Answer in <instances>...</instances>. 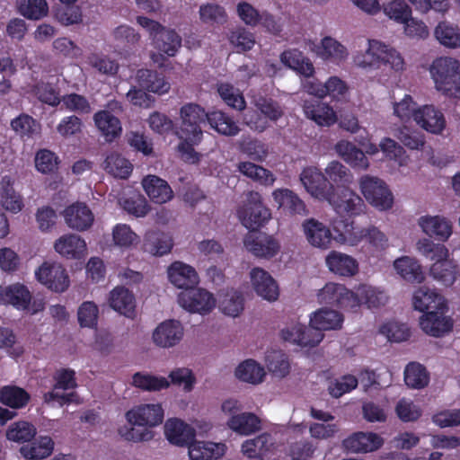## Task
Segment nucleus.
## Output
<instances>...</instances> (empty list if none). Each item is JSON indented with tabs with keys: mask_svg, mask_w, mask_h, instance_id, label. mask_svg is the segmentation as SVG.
Instances as JSON below:
<instances>
[{
	"mask_svg": "<svg viewBox=\"0 0 460 460\" xmlns=\"http://www.w3.org/2000/svg\"><path fill=\"white\" fill-rule=\"evenodd\" d=\"M128 421L132 427L123 433L127 440L135 442L148 441L153 438L149 428L163 422L164 410L158 403L141 404L134 407L126 413Z\"/></svg>",
	"mask_w": 460,
	"mask_h": 460,
	"instance_id": "obj_1",
	"label": "nucleus"
},
{
	"mask_svg": "<svg viewBox=\"0 0 460 460\" xmlns=\"http://www.w3.org/2000/svg\"><path fill=\"white\" fill-rule=\"evenodd\" d=\"M436 89L443 94L460 99V61L451 57L436 58L429 67Z\"/></svg>",
	"mask_w": 460,
	"mask_h": 460,
	"instance_id": "obj_2",
	"label": "nucleus"
},
{
	"mask_svg": "<svg viewBox=\"0 0 460 460\" xmlns=\"http://www.w3.org/2000/svg\"><path fill=\"white\" fill-rule=\"evenodd\" d=\"M244 196L243 206L238 210V217L247 229L256 231L271 218V212L263 204L259 192L251 190Z\"/></svg>",
	"mask_w": 460,
	"mask_h": 460,
	"instance_id": "obj_3",
	"label": "nucleus"
},
{
	"mask_svg": "<svg viewBox=\"0 0 460 460\" xmlns=\"http://www.w3.org/2000/svg\"><path fill=\"white\" fill-rule=\"evenodd\" d=\"M208 112L198 104L188 103L181 108V123L177 132L187 142L199 143L202 138L200 124L208 120Z\"/></svg>",
	"mask_w": 460,
	"mask_h": 460,
	"instance_id": "obj_4",
	"label": "nucleus"
},
{
	"mask_svg": "<svg viewBox=\"0 0 460 460\" xmlns=\"http://www.w3.org/2000/svg\"><path fill=\"white\" fill-rule=\"evenodd\" d=\"M324 201L339 215L358 216L364 213V200L351 189L345 186L332 187Z\"/></svg>",
	"mask_w": 460,
	"mask_h": 460,
	"instance_id": "obj_5",
	"label": "nucleus"
},
{
	"mask_svg": "<svg viewBox=\"0 0 460 460\" xmlns=\"http://www.w3.org/2000/svg\"><path fill=\"white\" fill-rule=\"evenodd\" d=\"M359 187L365 199L372 206L380 210H386L392 207L393 194L380 178L364 175L359 179Z\"/></svg>",
	"mask_w": 460,
	"mask_h": 460,
	"instance_id": "obj_6",
	"label": "nucleus"
},
{
	"mask_svg": "<svg viewBox=\"0 0 460 460\" xmlns=\"http://www.w3.org/2000/svg\"><path fill=\"white\" fill-rule=\"evenodd\" d=\"M178 301L184 309L201 314L210 313L216 305V299L210 292L195 287L181 292Z\"/></svg>",
	"mask_w": 460,
	"mask_h": 460,
	"instance_id": "obj_7",
	"label": "nucleus"
},
{
	"mask_svg": "<svg viewBox=\"0 0 460 460\" xmlns=\"http://www.w3.org/2000/svg\"><path fill=\"white\" fill-rule=\"evenodd\" d=\"M35 274L37 279L52 291L62 293L69 287L68 275L59 263L44 262Z\"/></svg>",
	"mask_w": 460,
	"mask_h": 460,
	"instance_id": "obj_8",
	"label": "nucleus"
},
{
	"mask_svg": "<svg viewBox=\"0 0 460 460\" xmlns=\"http://www.w3.org/2000/svg\"><path fill=\"white\" fill-rule=\"evenodd\" d=\"M300 180L306 191L319 200L324 201L334 186L327 181L323 172L316 167H307L300 174Z\"/></svg>",
	"mask_w": 460,
	"mask_h": 460,
	"instance_id": "obj_9",
	"label": "nucleus"
},
{
	"mask_svg": "<svg viewBox=\"0 0 460 460\" xmlns=\"http://www.w3.org/2000/svg\"><path fill=\"white\" fill-rule=\"evenodd\" d=\"M447 309H438L426 312L420 318V325L423 332L433 337H441L453 329V319L446 314Z\"/></svg>",
	"mask_w": 460,
	"mask_h": 460,
	"instance_id": "obj_10",
	"label": "nucleus"
},
{
	"mask_svg": "<svg viewBox=\"0 0 460 460\" xmlns=\"http://www.w3.org/2000/svg\"><path fill=\"white\" fill-rule=\"evenodd\" d=\"M245 248L256 257L272 258L280 250L279 242L271 235L250 234L244 237Z\"/></svg>",
	"mask_w": 460,
	"mask_h": 460,
	"instance_id": "obj_11",
	"label": "nucleus"
},
{
	"mask_svg": "<svg viewBox=\"0 0 460 460\" xmlns=\"http://www.w3.org/2000/svg\"><path fill=\"white\" fill-rule=\"evenodd\" d=\"M183 328L180 322L168 320L161 323L153 332L154 343L160 348H171L180 342Z\"/></svg>",
	"mask_w": 460,
	"mask_h": 460,
	"instance_id": "obj_12",
	"label": "nucleus"
},
{
	"mask_svg": "<svg viewBox=\"0 0 460 460\" xmlns=\"http://www.w3.org/2000/svg\"><path fill=\"white\" fill-rule=\"evenodd\" d=\"M416 123L428 132L440 134L446 127L443 113L433 105H424L414 113Z\"/></svg>",
	"mask_w": 460,
	"mask_h": 460,
	"instance_id": "obj_13",
	"label": "nucleus"
},
{
	"mask_svg": "<svg viewBox=\"0 0 460 460\" xmlns=\"http://www.w3.org/2000/svg\"><path fill=\"white\" fill-rule=\"evenodd\" d=\"M418 226L425 234L442 242L452 234L451 222L440 216H422L418 219Z\"/></svg>",
	"mask_w": 460,
	"mask_h": 460,
	"instance_id": "obj_14",
	"label": "nucleus"
},
{
	"mask_svg": "<svg viewBox=\"0 0 460 460\" xmlns=\"http://www.w3.org/2000/svg\"><path fill=\"white\" fill-rule=\"evenodd\" d=\"M66 225L76 231L87 230L93 223L94 217L91 209L81 202H76L64 210Z\"/></svg>",
	"mask_w": 460,
	"mask_h": 460,
	"instance_id": "obj_15",
	"label": "nucleus"
},
{
	"mask_svg": "<svg viewBox=\"0 0 460 460\" xmlns=\"http://www.w3.org/2000/svg\"><path fill=\"white\" fill-rule=\"evenodd\" d=\"M135 85L154 93L164 94L170 90V84L156 71L141 68L133 77Z\"/></svg>",
	"mask_w": 460,
	"mask_h": 460,
	"instance_id": "obj_16",
	"label": "nucleus"
},
{
	"mask_svg": "<svg viewBox=\"0 0 460 460\" xmlns=\"http://www.w3.org/2000/svg\"><path fill=\"white\" fill-rule=\"evenodd\" d=\"M303 232L307 242L317 248L327 249L332 242L330 229L322 222L309 218L302 224Z\"/></svg>",
	"mask_w": 460,
	"mask_h": 460,
	"instance_id": "obj_17",
	"label": "nucleus"
},
{
	"mask_svg": "<svg viewBox=\"0 0 460 460\" xmlns=\"http://www.w3.org/2000/svg\"><path fill=\"white\" fill-rule=\"evenodd\" d=\"M252 287L258 296L268 301H275L279 297V287L273 278L262 269H253L251 271Z\"/></svg>",
	"mask_w": 460,
	"mask_h": 460,
	"instance_id": "obj_18",
	"label": "nucleus"
},
{
	"mask_svg": "<svg viewBox=\"0 0 460 460\" xmlns=\"http://www.w3.org/2000/svg\"><path fill=\"white\" fill-rule=\"evenodd\" d=\"M273 198L279 208L291 216L305 217L309 214V209L304 200L288 189L276 190L273 192Z\"/></svg>",
	"mask_w": 460,
	"mask_h": 460,
	"instance_id": "obj_19",
	"label": "nucleus"
},
{
	"mask_svg": "<svg viewBox=\"0 0 460 460\" xmlns=\"http://www.w3.org/2000/svg\"><path fill=\"white\" fill-rule=\"evenodd\" d=\"M168 277L172 284L185 290L194 288L199 283L195 269L181 261H175L169 267Z\"/></svg>",
	"mask_w": 460,
	"mask_h": 460,
	"instance_id": "obj_20",
	"label": "nucleus"
},
{
	"mask_svg": "<svg viewBox=\"0 0 460 460\" xmlns=\"http://www.w3.org/2000/svg\"><path fill=\"white\" fill-rule=\"evenodd\" d=\"M412 305L420 312L447 309L444 297L427 287H420L414 292Z\"/></svg>",
	"mask_w": 460,
	"mask_h": 460,
	"instance_id": "obj_21",
	"label": "nucleus"
},
{
	"mask_svg": "<svg viewBox=\"0 0 460 460\" xmlns=\"http://www.w3.org/2000/svg\"><path fill=\"white\" fill-rule=\"evenodd\" d=\"M109 303L111 307L120 314L130 319L136 316L135 296L124 287H117L110 293Z\"/></svg>",
	"mask_w": 460,
	"mask_h": 460,
	"instance_id": "obj_22",
	"label": "nucleus"
},
{
	"mask_svg": "<svg viewBox=\"0 0 460 460\" xmlns=\"http://www.w3.org/2000/svg\"><path fill=\"white\" fill-rule=\"evenodd\" d=\"M31 300L29 289L22 284L15 283L0 287V305L10 304L18 309H27Z\"/></svg>",
	"mask_w": 460,
	"mask_h": 460,
	"instance_id": "obj_23",
	"label": "nucleus"
},
{
	"mask_svg": "<svg viewBox=\"0 0 460 460\" xmlns=\"http://www.w3.org/2000/svg\"><path fill=\"white\" fill-rule=\"evenodd\" d=\"M142 185L150 199L157 204H164L173 197L170 185L158 176L147 175L143 179Z\"/></svg>",
	"mask_w": 460,
	"mask_h": 460,
	"instance_id": "obj_24",
	"label": "nucleus"
},
{
	"mask_svg": "<svg viewBox=\"0 0 460 460\" xmlns=\"http://www.w3.org/2000/svg\"><path fill=\"white\" fill-rule=\"evenodd\" d=\"M383 438L376 433L358 432L343 441L344 447L354 453L372 452L382 447Z\"/></svg>",
	"mask_w": 460,
	"mask_h": 460,
	"instance_id": "obj_25",
	"label": "nucleus"
},
{
	"mask_svg": "<svg viewBox=\"0 0 460 460\" xmlns=\"http://www.w3.org/2000/svg\"><path fill=\"white\" fill-rule=\"evenodd\" d=\"M164 433L172 444L181 447L188 446L195 438V430L177 419L166 421Z\"/></svg>",
	"mask_w": 460,
	"mask_h": 460,
	"instance_id": "obj_26",
	"label": "nucleus"
},
{
	"mask_svg": "<svg viewBox=\"0 0 460 460\" xmlns=\"http://www.w3.org/2000/svg\"><path fill=\"white\" fill-rule=\"evenodd\" d=\"M336 153L347 164L359 170H366L369 166L367 157L363 151L358 148L353 143L341 140L334 147Z\"/></svg>",
	"mask_w": 460,
	"mask_h": 460,
	"instance_id": "obj_27",
	"label": "nucleus"
},
{
	"mask_svg": "<svg viewBox=\"0 0 460 460\" xmlns=\"http://www.w3.org/2000/svg\"><path fill=\"white\" fill-rule=\"evenodd\" d=\"M227 425L234 432L249 436L261 429V420L252 412H242L231 416Z\"/></svg>",
	"mask_w": 460,
	"mask_h": 460,
	"instance_id": "obj_28",
	"label": "nucleus"
},
{
	"mask_svg": "<svg viewBox=\"0 0 460 460\" xmlns=\"http://www.w3.org/2000/svg\"><path fill=\"white\" fill-rule=\"evenodd\" d=\"M192 460H217L225 454V445L213 442L195 441L188 445Z\"/></svg>",
	"mask_w": 460,
	"mask_h": 460,
	"instance_id": "obj_29",
	"label": "nucleus"
},
{
	"mask_svg": "<svg viewBox=\"0 0 460 460\" xmlns=\"http://www.w3.org/2000/svg\"><path fill=\"white\" fill-rule=\"evenodd\" d=\"M218 307L227 316H239L244 309L243 294L235 289L222 290L218 295Z\"/></svg>",
	"mask_w": 460,
	"mask_h": 460,
	"instance_id": "obj_30",
	"label": "nucleus"
},
{
	"mask_svg": "<svg viewBox=\"0 0 460 460\" xmlns=\"http://www.w3.org/2000/svg\"><path fill=\"white\" fill-rule=\"evenodd\" d=\"M85 242L76 234H65L58 239L54 248L60 255L69 258H81L85 251Z\"/></svg>",
	"mask_w": 460,
	"mask_h": 460,
	"instance_id": "obj_31",
	"label": "nucleus"
},
{
	"mask_svg": "<svg viewBox=\"0 0 460 460\" xmlns=\"http://www.w3.org/2000/svg\"><path fill=\"white\" fill-rule=\"evenodd\" d=\"M329 270L340 276L350 277L358 270V263L351 256L332 251L326 257Z\"/></svg>",
	"mask_w": 460,
	"mask_h": 460,
	"instance_id": "obj_32",
	"label": "nucleus"
},
{
	"mask_svg": "<svg viewBox=\"0 0 460 460\" xmlns=\"http://www.w3.org/2000/svg\"><path fill=\"white\" fill-rule=\"evenodd\" d=\"M0 203L8 211L17 213L23 207L22 197L13 189V181L10 176H4L0 181Z\"/></svg>",
	"mask_w": 460,
	"mask_h": 460,
	"instance_id": "obj_33",
	"label": "nucleus"
},
{
	"mask_svg": "<svg viewBox=\"0 0 460 460\" xmlns=\"http://www.w3.org/2000/svg\"><path fill=\"white\" fill-rule=\"evenodd\" d=\"M311 49L323 60H344L348 52L346 48L332 37H324L319 45L313 44Z\"/></svg>",
	"mask_w": 460,
	"mask_h": 460,
	"instance_id": "obj_34",
	"label": "nucleus"
},
{
	"mask_svg": "<svg viewBox=\"0 0 460 460\" xmlns=\"http://www.w3.org/2000/svg\"><path fill=\"white\" fill-rule=\"evenodd\" d=\"M394 270L403 279L411 283H420L424 279L422 268L417 260L403 256L394 261Z\"/></svg>",
	"mask_w": 460,
	"mask_h": 460,
	"instance_id": "obj_35",
	"label": "nucleus"
},
{
	"mask_svg": "<svg viewBox=\"0 0 460 460\" xmlns=\"http://www.w3.org/2000/svg\"><path fill=\"white\" fill-rule=\"evenodd\" d=\"M273 445L269 433H261L259 436L245 440L241 447V452L248 458L261 459Z\"/></svg>",
	"mask_w": 460,
	"mask_h": 460,
	"instance_id": "obj_36",
	"label": "nucleus"
},
{
	"mask_svg": "<svg viewBox=\"0 0 460 460\" xmlns=\"http://www.w3.org/2000/svg\"><path fill=\"white\" fill-rule=\"evenodd\" d=\"M154 44L157 49L173 57L181 46V36L173 30L164 27L155 34Z\"/></svg>",
	"mask_w": 460,
	"mask_h": 460,
	"instance_id": "obj_37",
	"label": "nucleus"
},
{
	"mask_svg": "<svg viewBox=\"0 0 460 460\" xmlns=\"http://www.w3.org/2000/svg\"><path fill=\"white\" fill-rule=\"evenodd\" d=\"M208 122L218 134L226 137H234L241 130L237 123L221 111L208 112Z\"/></svg>",
	"mask_w": 460,
	"mask_h": 460,
	"instance_id": "obj_38",
	"label": "nucleus"
},
{
	"mask_svg": "<svg viewBox=\"0 0 460 460\" xmlns=\"http://www.w3.org/2000/svg\"><path fill=\"white\" fill-rule=\"evenodd\" d=\"M102 168L115 178L127 179L132 172V164L118 153L109 154L102 164Z\"/></svg>",
	"mask_w": 460,
	"mask_h": 460,
	"instance_id": "obj_39",
	"label": "nucleus"
},
{
	"mask_svg": "<svg viewBox=\"0 0 460 460\" xmlns=\"http://www.w3.org/2000/svg\"><path fill=\"white\" fill-rule=\"evenodd\" d=\"M303 109L305 116L320 126H330L336 121L335 112L332 108L323 103L317 102L313 104L309 102H305Z\"/></svg>",
	"mask_w": 460,
	"mask_h": 460,
	"instance_id": "obj_40",
	"label": "nucleus"
},
{
	"mask_svg": "<svg viewBox=\"0 0 460 460\" xmlns=\"http://www.w3.org/2000/svg\"><path fill=\"white\" fill-rule=\"evenodd\" d=\"M93 119L95 125L105 137L106 141L111 142L121 133L120 121L110 111H98Z\"/></svg>",
	"mask_w": 460,
	"mask_h": 460,
	"instance_id": "obj_41",
	"label": "nucleus"
},
{
	"mask_svg": "<svg viewBox=\"0 0 460 460\" xmlns=\"http://www.w3.org/2000/svg\"><path fill=\"white\" fill-rule=\"evenodd\" d=\"M458 274L457 266L447 258L434 262L429 269V275L444 286H451L456 279Z\"/></svg>",
	"mask_w": 460,
	"mask_h": 460,
	"instance_id": "obj_42",
	"label": "nucleus"
},
{
	"mask_svg": "<svg viewBox=\"0 0 460 460\" xmlns=\"http://www.w3.org/2000/svg\"><path fill=\"white\" fill-rule=\"evenodd\" d=\"M280 59L282 63L299 72L305 78H311L314 73V67L311 60L296 50L283 52Z\"/></svg>",
	"mask_w": 460,
	"mask_h": 460,
	"instance_id": "obj_43",
	"label": "nucleus"
},
{
	"mask_svg": "<svg viewBox=\"0 0 460 460\" xmlns=\"http://www.w3.org/2000/svg\"><path fill=\"white\" fill-rule=\"evenodd\" d=\"M264 368L253 359H247L235 369V376L246 383L257 385L262 382L265 376Z\"/></svg>",
	"mask_w": 460,
	"mask_h": 460,
	"instance_id": "obj_44",
	"label": "nucleus"
},
{
	"mask_svg": "<svg viewBox=\"0 0 460 460\" xmlns=\"http://www.w3.org/2000/svg\"><path fill=\"white\" fill-rule=\"evenodd\" d=\"M343 321L342 315L335 310L323 308L314 314L311 323L321 332L323 330H334L341 328Z\"/></svg>",
	"mask_w": 460,
	"mask_h": 460,
	"instance_id": "obj_45",
	"label": "nucleus"
},
{
	"mask_svg": "<svg viewBox=\"0 0 460 460\" xmlns=\"http://www.w3.org/2000/svg\"><path fill=\"white\" fill-rule=\"evenodd\" d=\"M30 399V394L19 386L6 385L0 390V402L13 409L24 407Z\"/></svg>",
	"mask_w": 460,
	"mask_h": 460,
	"instance_id": "obj_46",
	"label": "nucleus"
},
{
	"mask_svg": "<svg viewBox=\"0 0 460 460\" xmlns=\"http://www.w3.org/2000/svg\"><path fill=\"white\" fill-rule=\"evenodd\" d=\"M434 34L439 43L447 48L460 47V30L457 26L447 22H441L436 27Z\"/></svg>",
	"mask_w": 460,
	"mask_h": 460,
	"instance_id": "obj_47",
	"label": "nucleus"
},
{
	"mask_svg": "<svg viewBox=\"0 0 460 460\" xmlns=\"http://www.w3.org/2000/svg\"><path fill=\"white\" fill-rule=\"evenodd\" d=\"M266 366L275 376L283 378L290 372V363L281 350L268 351L265 357Z\"/></svg>",
	"mask_w": 460,
	"mask_h": 460,
	"instance_id": "obj_48",
	"label": "nucleus"
},
{
	"mask_svg": "<svg viewBox=\"0 0 460 460\" xmlns=\"http://www.w3.org/2000/svg\"><path fill=\"white\" fill-rule=\"evenodd\" d=\"M416 249L420 254L435 262L443 261L448 257L447 248L441 243H435L429 238L420 239L416 243Z\"/></svg>",
	"mask_w": 460,
	"mask_h": 460,
	"instance_id": "obj_49",
	"label": "nucleus"
},
{
	"mask_svg": "<svg viewBox=\"0 0 460 460\" xmlns=\"http://www.w3.org/2000/svg\"><path fill=\"white\" fill-rule=\"evenodd\" d=\"M238 171L246 177L261 184L271 185L275 181L273 174L269 170L251 162L239 163Z\"/></svg>",
	"mask_w": 460,
	"mask_h": 460,
	"instance_id": "obj_50",
	"label": "nucleus"
},
{
	"mask_svg": "<svg viewBox=\"0 0 460 460\" xmlns=\"http://www.w3.org/2000/svg\"><path fill=\"white\" fill-rule=\"evenodd\" d=\"M404 381L409 387L420 389L429 384V375L422 365L412 362L405 368Z\"/></svg>",
	"mask_w": 460,
	"mask_h": 460,
	"instance_id": "obj_51",
	"label": "nucleus"
},
{
	"mask_svg": "<svg viewBox=\"0 0 460 460\" xmlns=\"http://www.w3.org/2000/svg\"><path fill=\"white\" fill-rule=\"evenodd\" d=\"M199 18L206 24H223L227 20L225 8L215 3H208L200 5Z\"/></svg>",
	"mask_w": 460,
	"mask_h": 460,
	"instance_id": "obj_52",
	"label": "nucleus"
},
{
	"mask_svg": "<svg viewBox=\"0 0 460 460\" xmlns=\"http://www.w3.org/2000/svg\"><path fill=\"white\" fill-rule=\"evenodd\" d=\"M17 4L20 13L31 20H39L49 11L46 0H17Z\"/></svg>",
	"mask_w": 460,
	"mask_h": 460,
	"instance_id": "obj_53",
	"label": "nucleus"
},
{
	"mask_svg": "<svg viewBox=\"0 0 460 460\" xmlns=\"http://www.w3.org/2000/svg\"><path fill=\"white\" fill-rule=\"evenodd\" d=\"M327 181L333 183L349 184L353 181V175L349 169L339 161H332L324 169Z\"/></svg>",
	"mask_w": 460,
	"mask_h": 460,
	"instance_id": "obj_54",
	"label": "nucleus"
},
{
	"mask_svg": "<svg viewBox=\"0 0 460 460\" xmlns=\"http://www.w3.org/2000/svg\"><path fill=\"white\" fill-rule=\"evenodd\" d=\"M35 435V427L27 421L13 422L6 431V438L18 443L30 441Z\"/></svg>",
	"mask_w": 460,
	"mask_h": 460,
	"instance_id": "obj_55",
	"label": "nucleus"
},
{
	"mask_svg": "<svg viewBox=\"0 0 460 460\" xmlns=\"http://www.w3.org/2000/svg\"><path fill=\"white\" fill-rule=\"evenodd\" d=\"M133 385L146 391H160L168 388L170 382L165 377H158L152 375L136 373L133 376Z\"/></svg>",
	"mask_w": 460,
	"mask_h": 460,
	"instance_id": "obj_56",
	"label": "nucleus"
},
{
	"mask_svg": "<svg viewBox=\"0 0 460 460\" xmlns=\"http://www.w3.org/2000/svg\"><path fill=\"white\" fill-rule=\"evenodd\" d=\"M12 128L22 137H32L40 134V127L31 116L21 114L11 121Z\"/></svg>",
	"mask_w": 460,
	"mask_h": 460,
	"instance_id": "obj_57",
	"label": "nucleus"
},
{
	"mask_svg": "<svg viewBox=\"0 0 460 460\" xmlns=\"http://www.w3.org/2000/svg\"><path fill=\"white\" fill-rule=\"evenodd\" d=\"M384 49V44L377 40H369V47L365 54L357 56L355 62L361 67H379L380 50Z\"/></svg>",
	"mask_w": 460,
	"mask_h": 460,
	"instance_id": "obj_58",
	"label": "nucleus"
},
{
	"mask_svg": "<svg viewBox=\"0 0 460 460\" xmlns=\"http://www.w3.org/2000/svg\"><path fill=\"white\" fill-rule=\"evenodd\" d=\"M385 13L389 18L401 23H407L411 20V10L402 0H394L384 7Z\"/></svg>",
	"mask_w": 460,
	"mask_h": 460,
	"instance_id": "obj_59",
	"label": "nucleus"
},
{
	"mask_svg": "<svg viewBox=\"0 0 460 460\" xmlns=\"http://www.w3.org/2000/svg\"><path fill=\"white\" fill-rule=\"evenodd\" d=\"M394 136L408 148L420 149L425 145V138L422 134L413 131L407 127H401L395 129Z\"/></svg>",
	"mask_w": 460,
	"mask_h": 460,
	"instance_id": "obj_60",
	"label": "nucleus"
},
{
	"mask_svg": "<svg viewBox=\"0 0 460 460\" xmlns=\"http://www.w3.org/2000/svg\"><path fill=\"white\" fill-rule=\"evenodd\" d=\"M99 309L92 301L84 302L77 310V320L81 327L92 328L97 324Z\"/></svg>",
	"mask_w": 460,
	"mask_h": 460,
	"instance_id": "obj_61",
	"label": "nucleus"
},
{
	"mask_svg": "<svg viewBox=\"0 0 460 460\" xmlns=\"http://www.w3.org/2000/svg\"><path fill=\"white\" fill-rule=\"evenodd\" d=\"M218 93L225 102L238 111H242L245 108V101L243 95L234 86L222 84L218 86Z\"/></svg>",
	"mask_w": 460,
	"mask_h": 460,
	"instance_id": "obj_62",
	"label": "nucleus"
},
{
	"mask_svg": "<svg viewBox=\"0 0 460 460\" xmlns=\"http://www.w3.org/2000/svg\"><path fill=\"white\" fill-rule=\"evenodd\" d=\"M358 385V379L351 375H346L332 381L328 386L329 394L339 398L346 393L350 392Z\"/></svg>",
	"mask_w": 460,
	"mask_h": 460,
	"instance_id": "obj_63",
	"label": "nucleus"
},
{
	"mask_svg": "<svg viewBox=\"0 0 460 460\" xmlns=\"http://www.w3.org/2000/svg\"><path fill=\"white\" fill-rule=\"evenodd\" d=\"M254 104L265 117L271 120H278L283 115L280 105L272 99L259 96L255 99Z\"/></svg>",
	"mask_w": 460,
	"mask_h": 460,
	"instance_id": "obj_64",
	"label": "nucleus"
}]
</instances>
